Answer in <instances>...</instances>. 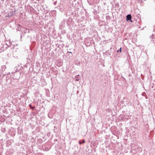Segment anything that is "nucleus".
<instances>
[{
    "label": "nucleus",
    "mask_w": 155,
    "mask_h": 155,
    "mask_svg": "<svg viewBox=\"0 0 155 155\" xmlns=\"http://www.w3.org/2000/svg\"><path fill=\"white\" fill-rule=\"evenodd\" d=\"M29 106L30 107H31V108L32 109H34V108H35V107L34 106V107H32L31 106V104H30L29 105Z\"/></svg>",
    "instance_id": "nucleus-7"
},
{
    "label": "nucleus",
    "mask_w": 155,
    "mask_h": 155,
    "mask_svg": "<svg viewBox=\"0 0 155 155\" xmlns=\"http://www.w3.org/2000/svg\"><path fill=\"white\" fill-rule=\"evenodd\" d=\"M1 1H3L4 0H1Z\"/></svg>",
    "instance_id": "nucleus-12"
},
{
    "label": "nucleus",
    "mask_w": 155,
    "mask_h": 155,
    "mask_svg": "<svg viewBox=\"0 0 155 155\" xmlns=\"http://www.w3.org/2000/svg\"><path fill=\"white\" fill-rule=\"evenodd\" d=\"M155 1V0H154Z\"/></svg>",
    "instance_id": "nucleus-13"
},
{
    "label": "nucleus",
    "mask_w": 155,
    "mask_h": 155,
    "mask_svg": "<svg viewBox=\"0 0 155 155\" xmlns=\"http://www.w3.org/2000/svg\"><path fill=\"white\" fill-rule=\"evenodd\" d=\"M85 142V141L84 140H83V142L82 143H84Z\"/></svg>",
    "instance_id": "nucleus-9"
},
{
    "label": "nucleus",
    "mask_w": 155,
    "mask_h": 155,
    "mask_svg": "<svg viewBox=\"0 0 155 155\" xmlns=\"http://www.w3.org/2000/svg\"><path fill=\"white\" fill-rule=\"evenodd\" d=\"M119 119L121 121L125 120L126 118L124 115H121L119 117Z\"/></svg>",
    "instance_id": "nucleus-1"
},
{
    "label": "nucleus",
    "mask_w": 155,
    "mask_h": 155,
    "mask_svg": "<svg viewBox=\"0 0 155 155\" xmlns=\"http://www.w3.org/2000/svg\"><path fill=\"white\" fill-rule=\"evenodd\" d=\"M75 78H76L75 80L76 81H78L81 78V76L79 74L76 75L75 77Z\"/></svg>",
    "instance_id": "nucleus-2"
},
{
    "label": "nucleus",
    "mask_w": 155,
    "mask_h": 155,
    "mask_svg": "<svg viewBox=\"0 0 155 155\" xmlns=\"http://www.w3.org/2000/svg\"><path fill=\"white\" fill-rule=\"evenodd\" d=\"M131 16L130 15H128L127 16L126 20L127 21L130 20L131 19Z\"/></svg>",
    "instance_id": "nucleus-3"
},
{
    "label": "nucleus",
    "mask_w": 155,
    "mask_h": 155,
    "mask_svg": "<svg viewBox=\"0 0 155 155\" xmlns=\"http://www.w3.org/2000/svg\"><path fill=\"white\" fill-rule=\"evenodd\" d=\"M121 48H120V52H121Z\"/></svg>",
    "instance_id": "nucleus-10"
},
{
    "label": "nucleus",
    "mask_w": 155,
    "mask_h": 155,
    "mask_svg": "<svg viewBox=\"0 0 155 155\" xmlns=\"http://www.w3.org/2000/svg\"><path fill=\"white\" fill-rule=\"evenodd\" d=\"M151 38L152 40L153 41L154 43H155V34L152 35Z\"/></svg>",
    "instance_id": "nucleus-5"
},
{
    "label": "nucleus",
    "mask_w": 155,
    "mask_h": 155,
    "mask_svg": "<svg viewBox=\"0 0 155 155\" xmlns=\"http://www.w3.org/2000/svg\"><path fill=\"white\" fill-rule=\"evenodd\" d=\"M6 68V67L5 65L2 66L1 67V70L2 71H4Z\"/></svg>",
    "instance_id": "nucleus-6"
},
{
    "label": "nucleus",
    "mask_w": 155,
    "mask_h": 155,
    "mask_svg": "<svg viewBox=\"0 0 155 155\" xmlns=\"http://www.w3.org/2000/svg\"><path fill=\"white\" fill-rule=\"evenodd\" d=\"M129 115L130 114L129 113H127V114H126L124 115L125 118L126 120H127L130 118Z\"/></svg>",
    "instance_id": "nucleus-4"
},
{
    "label": "nucleus",
    "mask_w": 155,
    "mask_h": 155,
    "mask_svg": "<svg viewBox=\"0 0 155 155\" xmlns=\"http://www.w3.org/2000/svg\"><path fill=\"white\" fill-rule=\"evenodd\" d=\"M79 143L81 144L82 143V142H81L80 141H79Z\"/></svg>",
    "instance_id": "nucleus-8"
},
{
    "label": "nucleus",
    "mask_w": 155,
    "mask_h": 155,
    "mask_svg": "<svg viewBox=\"0 0 155 155\" xmlns=\"http://www.w3.org/2000/svg\"><path fill=\"white\" fill-rule=\"evenodd\" d=\"M95 0H92V1L93 2V1H95Z\"/></svg>",
    "instance_id": "nucleus-11"
}]
</instances>
